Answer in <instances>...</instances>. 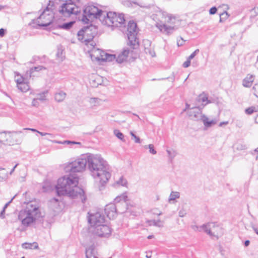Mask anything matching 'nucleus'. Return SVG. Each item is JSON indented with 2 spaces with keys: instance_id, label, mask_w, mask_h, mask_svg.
Listing matches in <instances>:
<instances>
[{
  "instance_id": "25",
  "label": "nucleus",
  "mask_w": 258,
  "mask_h": 258,
  "mask_svg": "<svg viewBox=\"0 0 258 258\" xmlns=\"http://www.w3.org/2000/svg\"><path fill=\"white\" fill-rule=\"evenodd\" d=\"M66 94L63 91H59L55 94V100L59 102L62 101L66 98Z\"/></svg>"
},
{
  "instance_id": "34",
  "label": "nucleus",
  "mask_w": 258,
  "mask_h": 258,
  "mask_svg": "<svg viewBox=\"0 0 258 258\" xmlns=\"http://www.w3.org/2000/svg\"><path fill=\"white\" fill-rule=\"evenodd\" d=\"M180 197V194L177 191H172L169 198V201H174Z\"/></svg>"
},
{
  "instance_id": "10",
  "label": "nucleus",
  "mask_w": 258,
  "mask_h": 258,
  "mask_svg": "<svg viewBox=\"0 0 258 258\" xmlns=\"http://www.w3.org/2000/svg\"><path fill=\"white\" fill-rule=\"evenodd\" d=\"M104 211L107 217L109 219H111L116 217L117 213H120L119 212L120 210H119V204L110 203L106 205Z\"/></svg>"
},
{
  "instance_id": "57",
  "label": "nucleus",
  "mask_w": 258,
  "mask_h": 258,
  "mask_svg": "<svg viewBox=\"0 0 258 258\" xmlns=\"http://www.w3.org/2000/svg\"><path fill=\"white\" fill-rule=\"evenodd\" d=\"M5 210L3 209L2 212L0 213V218H4V214H5Z\"/></svg>"
},
{
  "instance_id": "64",
  "label": "nucleus",
  "mask_w": 258,
  "mask_h": 258,
  "mask_svg": "<svg viewBox=\"0 0 258 258\" xmlns=\"http://www.w3.org/2000/svg\"><path fill=\"white\" fill-rule=\"evenodd\" d=\"M252 228L253 229V230L254 231V232H255V233L258 235V229L257 228H256L255 227H254V226H252Z\"/></svg>"
},
{
  "instance_id": "9",
  "label": "nucleus",
  "mask_w": 258,
  "mask_h": 258,
  "mask_svg": "<svg viewBox=\"0 0 258 258\" xmlns=\"http://www.w3.org/2000/svg\"><path fill=\"white\" fill-rule=\"evenodd\" d=\"M53 20H52V21H49V31L51 29H53V27L54 28L69 30L73 27L75 23V21L61 23L59 22L58 20H57L56 22H55L56 17L53 16Z\"/></svg>"
},
{
  "instance_id": "28",
  "label": "nucleus",
  "mask_w": 258,
  "mask_h": 258,
  "mask_svg": "<svg viewBox=\"0 0 258 258\" xmlns=\"http://www.w3.org/2000/svg\"><path fill=\"white\" fill-rule=\"evenodd\" d=\"M8 134L7 132H0V144L7 145Z\"/></svg>"
},
{
  "instance_id": "52",
  "label": "nucleus",
  "mask_w": 258,
  "mask_h": 258,
  "mask_svg": "<svg viewBox=\"0 0 258 258\" xmlns=\"http://www.w3.org/2000/svg\"><path fill=\"white\" fill-rule=\"evenodd\" d=\"M145 51L146 53H149L152 57L155 56V52L154 51L151 50L150 49H145Z\"/></svg>"
},
{
  "instance_id": "16",
  "label": "nucleus",
  "mask_w": 258,
  "mask_h": 258,
  "mask_svg": "<svg viewBox=\"0 0 258 258\" xmlns=\"http://www.w3.org/2000/svg\"><path fill=\"white\" fill-rule=\"evenodd\" d=\"M74 4L73 0L66 1L60 6V9L58 10L59 13L64 16L66 13L69 12V9L74 6Z\"/></svg>"
},
{
  "instance_id": "41",
  "label": "nucleus",
  "mask_w": 258,
  "mask_h": 258,
  "mask_svg": "<svg viewBox=\"0 0 258 258\" xmlns=\"http://www.w3.org/2000/svg\"><path fill=\"white\" fill-rule=\"evenodd\" d=\"M228 16L229 15L226 12L220 14V22H223L228 18Z\"/></svg>"
},
{
  "instance_id": "31",
  "label": "nucleus",
  "mask_w": 258,
  "mask_h": 258,
  "mask_svg": "<svg viewBox=\"0 0 258 258\" xmlns=\"http://www.w3.org/2000/svg\"><path fill=\"white\" fill-rule=\"evenodd\" d=\"M105 58H102L103 61H112L115 59L116 55L115 54H111L109 53H105Z\"/></svg>"
},
{
  "instance_id": "58",
  "label": "nucleus",
  "mask_w": 258,
  "mask_h": 258,
  "mask_svg": "<svg viewBox=\"0 0 258 258\" xmlns=\"http://www.w3.org/2000/svg\"><path fill=\"white\" fill-rule=\"evenodd\" d=\"M180 38H181V39L182 40H183V39H182V38L181 37ZM183 43H184V42H183V41H182V42H180V41H179V40H177V45H178V46H180L183 45Z\"/></svg>"
},
{
  "instance_id": "45",
  "label": "nucleus",
  "mask_w": 258,
  "mask_h": 258,
  "mask_svg": "<svg viewBox=\"0 0 258 258\" xmlns=\"http://www.w3.org/2000/svg\"><path fill=\"white\" fill-rule=\"evenodd\" d=\"M47 92V91L46 92H44L40 94H39V96L37 97V100H41V101H43V100H46V97L45 96V94H46Z\"/></svg>"
},
{
  "instance_id": "33",
  "label": "nucleus",
  "mask_w": 258,
  "mask_h": 258,
  "mask_svg": "<svg viewBox=\"0 0 258 258\" xmlns=\"http://www.w3.org/2000/svg\"><path fill=\"white\" fill-rule=\"evenodd\" d=\"M128 4V6H132L133 4H135L136 5L140 6L141 8H146V9H150V5H143L142 4H139L137 2L135 1H128L127 2Z\"/></svg>"
},
{
  "instance_id": "15",
  "label": "nucleus",
  "mask_w": 258,
  "mask_h": 258,
  "mask_svg": "<svg viewBox=\"0 0 258 258\" xmlns=\"http://www.w3.org/2000/svg\"><path fill=\"white\" fill-rule=\"evenodd\" d=\"M46 11H48V4L46 6L44 11L42 12L41 15L36 19L32 20L29 25L36 28H37L38 27H47L48 26V23H44L41 22V19L43 17V13Z\"/></svg>"
},
{
  "instance_id": "24",
  "label": "nucleus",
  "mask_w": 258,
  "mask_h": 258,
  "mask_svg": "<svg viewBox=\"0 0 258 258\" xmlns=\"http://www.w3.org/2000/svg\"><path fill=\"white\" fill-rule=\"evenodd\" d=\"M94 250L93 246H91L88 249H86V258H98L94 254Z\"/></svg>"
},
{
  "instance_id": "13",
  "label": "nucleus",
  "mask_w": 258,
  "mask_h": 258,
  "mask_svg": "<svg viewBox=\"0 0 258 258\" xmlns=\"http://www.w3.org/2000/svg\"><path fill=\"white\" fill-rule=\"evenodd\" d=\"M187 111V114L190 118L193 120L199 121L203 120V116L202 110L199 107H195Z\"/></svg>"
},
{
  "instance_id": "60",
  "label": "nucleus",
  "mask_w": 258,
  "mask_h": 258,
  "mask_svg": "<svg viewBox=\"0 0 258 258\" xmlns=\"http://www.w3.org/2000/svg\"><path fill=\"white\" fill-rule=\"evenodd\" d=\"M250 244V241L249 240H246L244 241V244L245 246H248Z\"/></svg>"
},
{
  "instance_id": "43",
  "label": "nucleus",
  "mask_w": 258,
  "mask_h": 258,
  "mask_svg": "<svg viewBox=\"0 0 258 258\" xmlns=\"http://www.w3.org/2000/svg\"><path fill=\"white\" fill-rule=\"evenodd\" d=\"M255 107H250L246 108L245 110V112L247 114H251L255 111Z\"/></svg>"
},
{
  "instance_id": "37",
  "label": "nucleus",
  "mask_w": 258,
  "mask_h": 258,
  "mask_svg": "<svg viewBox=\"0 0 258 258\" xmlns=\"http://www.w3.org/2000/svg\"><path fill=\"white\" fill-rule=\"evenodd\" d=\"M101 101V99L96 97H92L89 99V103L93 106H96Z\"/></svg>"
},
{
  "instance_id": "44",
  "label": "nucleus",
  "mask_w": 258,
  "mask_h": 258,
  "mask_svg": "<svg viewBox=\"0 0 258 258\" xmlns=\"http://www.w3.org/2000/svg\"><path fill=\"white\" fill-rule=\"evenodd\" d=\"M253 94L258 98V84H255L252 87Z\"/></svg>"
},
{
  "instance_id": "20",
  "label": "nucleus",
  "mask_w": 258,
  "mask_h": 258,
  "mask_svg": "<svg viewBox=\"0 0 258 258\" xmlns=\"http://www.w3.org/2000/svg\"><path fill=\"white\" fill-rule=\"evenodd\" d=\"M254 80V76L248 75L242 81V85L245 87H250Z\"/></svg>"
},
{
  "instance_id": "54",
  "label": "nucleus",
  "mask_w": 258,
  "mask_h": 258,
  "mask_svg": "<svg viewBox=\"0 0 258 258\" xmlns=\"http://www.w3.org/2000/svg\"><path fill=\"white\" fill-rule=\"evenodd\" d=\"M199 99L201 100L203 102L208 101V98L206 96H199Z\"/></svg>"
},
{
  "instance_id": "35",
  "label": "nucleus",
  "mask_w": 258,
  "mask_h": 258,
  "mask_svg": "<svg viewBox=\"0 0 258 258\" xmlns=\"http://www.w3.org/2000/svg\"><path fill=\"white\" fill-rule=\"evenodd\" d=\"M56 143H58L59 144H67L68 145H81V143L80 142H75V141H72L69 140H66L63 142H56Z\"/></svg>"
},
{
  "instance_id": "56",
  "label": "nucleus",
  "mask_w": 258,
  "mask_h": 258,
  "mask_svg": "<svg viewBox=\"0 0 258 258\" xmlns=\"http://www.w3.org/2000/svg\"><path fill=\"white\" fill-rule=\"evenodd\" d=\"M134 140H135V142L136 143H141V140H140V138L138 137V136H136L134 138Z\"/></svg>"
},
{
  "instance_id": "18",
  "label": "nucleus",
  "mask_w": 258,
  "mask_h": 258,
  "mask_svg": "<svg viewBox=\"0 0 258 258\" xmlns=\"http://www.w3.org/2000/svg\"><path fill=\"white\" fill-rule=\"evenodd\" d=\"M158 28L161 31L166 32L167 35L172 33L173 31L177 29L175 27L168 26L166 24L160 25Z\"/></svg>"
},
{
  "instance_id": "63",
  "label": "nucleus",
  "mask_w": 258,
  "mask_h": 258,
  "mask_svg": "<svg viewBox=\"0 0 258 258\" xmlns=\"http://www.w3.org/2000/svg\"><path fill=\"white\" fill-rule=\"evenodd\" d=\"M18 164H16L14 167L11 170V171H10V174H12V173H13V172L14 171L15 168H16V167L17 166Z\"/></svg>"
},
{
  "instance_id": "4",
  "label": "nucleus",
  "mask_w": 258,
  "mask_h": 258,
  "mask_svg": "<svg viewBox=\"0 0 258 258\" xmlns=\"http://www.w3.org/2000/svg\"><path fill=\"white\" fill-rule=\"evenodd\" d=\"M104 12V11L99 9L96 6L89 5L84 9L82 18H80V17L79 16L78 19L84 24H88L90 19H98L101 21Z\"/></svg>"
},
{
  "instance_id": "3",
  "label": "nucleus",
  "mask_w": 258,
  "mask_h": 258,
  "mask_svg": "<svg viewBox=\"0 0 258 258\" xmlns=\"http://www.w3.org/2000/svg\"><path fill=\"white\" fill-rule=\"evenodd\" d=\"M24 204H26V207L25 209L20 211L18 219L23 225L28 227L34 223L36 219L40 216L39 204L35 199H26Z\"/></svg>"
},
{
  "instance_id": "22",
  "label": "nucleus",
  "mask_w": 258,
  "mask_h": 258,
  "mask_svg": "<svg viewBox=\"0 0 258 258\" xmlns=\"http://www.w3.org/2000/svg\"><path fill=\"white\" fill-rule=\"evenodd\" d=\"M115 19V22L116 23V26L115 27H120L122 25L124 24L125 20L124 19V16L123 14H119L117 15V14L116 13Z\"/></svg>"
},
{
  "instance_id": "40",
  "label": "nucleus",
  "mask_w": 258,
  "mask_h": 258,
  "mask_svg": "<svg viewBox=\"0 0 258 258\" xmlns=\"http://www.w3.org/2000/svg\"><path fill=\"white\" fill-rule=\"evenodd\" d=\"M148 147L149 149V152L151 154L155 155L157 153V152L154 149V147L153 144H150L148 146H145L144 147L145 149H147Z\"/></svg>"
},
{
  "instance_id": "42",
  "label": "nucleus",
  "mask_w": 258,
  "mask_h": 258,
  "mask_svg": "<svg viewBox=\"0 0 258 258\" xmlns=\"http://www.w3.org/2000/svg\"><path fill=\"white\" fill-rule=\"evenodd\" d=\"M166 151L168 153V157L171 160H172L176 155V153L175 151H171L169 150H167Z\"/></svg>"
},
{
  "instance_id": "61",
  "label": "nucleus",
  "mask_w": 258,
  "mask_h": 258,
  "mask_svg": "<svg viewBox=\"0 0 258 258\" xmlns=\"http://www.w3.org/2000/svg\"><path fill=\"white\" fill-rule=\"evenodd\" d=\"M24 130H30L32 132H37L38 133V131L36 130V129H34V128H24Z\"/></svg>"
},
{
  "instance_id": "29",
  "label": "nucleus",
  "mask_w": 258,
  "mask_h": 258,
  "mask_svg": "<svg viewBox=\"0 0 258 258\" xmlns=\"http://www.w3.org/2000/svg\"><path fill=\"white\" fill-rule=\"evenodd\" d=\"M147 222L149 223V225H154L156 227H161L163 226L162 224V221L160 220H148L147 221Z\"/></svg>"
},
{
  "instance_id": "51",
  "label": "nucleus",
  "mask_w": 258,
  "mask_h": 258,
  "mask_svg": "<svg viewBox=\"0 0 258 258\" xmlns=\"http://www.w3.org/2000/svg\"><path fill=\"white\" fill-rule=\"evenodd\" d=\"M190 60L187 58V60L182 64L183 67L185 68H188L190 64Z\"/></svg>"
},
{
  "instance_id": "23",
  "label": "nucleus",
  "mask_w": 258,
  "mask_h": 258,
  "mask_svg": "<svg viewBox=\"0 0 258 258\" xmlns=\"http://www.w3.org/2000/svg\"><path fill=\"white\" fill-rule=\"evenodd\" d=\"M63 49L61 45L57 46V51L56 54V56L59 60L62 61L65 56L63 53Z\"/></svg>"
},
{
  "instance_id": "11",
  "label": "nucleus",
  "mask_w": 258,
  "mask_h": 258,
  "mask_svg": "<svg viewBox=\"0 0 258 258\" xmlns=\"http://www.w3.org/2000/svg\"><path fill=\"white\" fill-rule=\"evenodd\" d=\"M105 222L104 216L100 212H96L94 214L90 215L88 217V222L92 226H96L98 225L103 224Z\"/></svg>"
},
{
  "instance_id": "55",
  "label": "nucleus",
  "mask_w": 258,
  "mask_h": 258,
  "mask_svg": "<svg viewBox=\"0 0 258 258\" xmlns=\"http://www.w3.org/2000/svg\"><path fill=\"white\" fill-rule=\"evenodd\" d=\"M5 32H6L5 29H4L3 28L0 29V36L3 37L5 34Z\"/></svg>"
},
{
  "instance_id": "30",
  "label": "nucleus",
  "mask_w": 258,
  "mask_h": 258,
  "mask_svg": "<svg viewBox=\"0 0 258 258\" xmlns=\"http://www.w3.org/2000/svg\"><path fill=\"white\" fill-rule=\"evenodd\" d=\"M18 88L21 91L26 92L28 91L30 89V87L28 84L26 82H25L21 85H19L17 86Z\"/></svg>"
},
{
  "instance_id": "62",
  "label": "nucleus",
  "mask_w": 258,
  "mask_h": 258,
  "mask_svg": "<svg viewBox=\"0 0 258 258\" xmlns=\"http://www.w3.org/2000/svg\"><path fill=\"white\" fill-rule=\"evenodd\" d=\"M190 105L188 103H186L185 104V108L183 110V111H185L186 110L188 109L189 108Z\"/></svg>"
},
{
  "instance_id": "49",
  "label": "nucleus",
  "mask_w": 258,
  "mask_h": 258,
  "mask_svg": "<svg viewBox=\"0 0 258 258\" xmlns=\"http://www.w3.org/2000/svg\"><path fill=\"white\" fill-rule=\"evenodd\" d=\"M217 9L216 7H212L209 10V14L210 15H214L216 13Z\"/></svg>"
},
{
  "instance_id": "17",
  "label": "nucleus",
  "mask_w": 258,
  "mask_h": 258,
  "mask_svg": "<svg viewBox=\"0 0 258 258\" xmlns=\"http://www.w3.org/2000/svg\"><path fill=\"white\" fill-rule=\"evenodd\" d=\"M130 49L128 48H124L123 51L116 57L115 60L119 63L123 62L125 60L130 53Z\"/></svg>"
},
{
  "instance_id": "1",
  "label": "nucleus",
  "mask_w": 258,
  "mask_h": 258,
  "mask_svg": "<svg viewBox=\"0 0 258 258\" xmlns=\"http://www.w3.org/2000/svg\"><path fill=\"white\" fill-rule=\"evenodd\" d=\"M92 176L99 179V190H102L105 184L111 177L109 171V165L100 155L88 154L84 158H78L74 161L69 162L64 165L66 172L76 173L85 170L87 164Z\"/></svg>"
},
{
  "instance_id": "19",
  "label": "nucleus",
  "mask_w": 258,
  "mask_h": 258,
  "mask_svg": "<svg viewBox=\"0 0 258 258\" xmlns=\"http://www.w3.org/2000/svg\"><path fill=\"white\" fill-rule=\"evenodd\" d=\"M80 13L81 11L79 8L77 7L76 5L74 4V6L69 9V12L66 13L63 16L68 17H70L73 14L78 16Z\"/></svg>"
},
{
  "instance_id": "50",
  "label": "nucleus",
  "mask_w": 258,
  "mask_h": 258,
  "mask_svg": "<svg viewBox=\"0 0 258 258\" xmlns=\"http://www.w3.org/2000/svg\"><path fill=\"white\" fill-rule=\"evenodd\" d=\"M186 214V211L183 209H181L178 212L179 216L180 217H183Z\"/></svg>"
},
{
  "instance_id": "8",
  "label": "nucleus",
  "mask_w": 258,
  "mask_h": 258,
  "mask_svg": "<svg viewBox=\"0 0 258 258\" xmlns=\"http://www.w3.org/2000/svg\"><path fill=\"white\" fill-rule=\"evenodd\" d=\"M115 18V12H106V11H104L101 22L103 25H106L108 27H115L116 26Z\"/></svg>"
},
{
  "instance_id": "21",
  "label": "nucleus",
  "mask_w": 258,
  "mask_h": 258,
  "mask_svg": "<svg viewBox=\"0 0 258 258\" xmlns=\"http://www.w3.org/2000/svg\"><path fill=\"white\" fill-rule=\"evenodd\" d=\"M202 121L206 127H210L217 123V120L215 119L209 120L208 118L205 115L203 116Z\"/></svg>"
},
{
  "instance_id": "27",
  "label": "nucleus",
  "mask_w": 258,
  "mask_h": 258,
  "mask_svg": "<svg viewBox=\"0 0 258 258\" xmlns=\"http://www.w3.org/2000/svg\"><path fill=\"white\" fill-rule=\"evenodd\" d=\"M43 69H45L43 67L41 66H39L38 67H35L34 68H31L29 71H27L26 73V75L27 76H29V77H31L32 74L35 72H39V71H41Z\"/></svg>"
},
{
  "instance_id": "46",
  "label": "nucleus",
  "mask_w": 258,
  "mask_h": 258,
  "mask_svg": "<svg viewBox=\"0 0 258 258\" xmlns=\"http://www.w3.org/2000/svg\"><path fill=\"white\" fill-rule=\"evenodd\" d=\"M199 49H197L188 57L187 58H188L190 60L193 59L195 57V56L199 52Z\"/></svg>"
},
{
  "instance_id": "38",
  "label": "nucleus",
  "mask_w": 258,
  "mask_h": 258,
  "mask_svg": "<svg viewBox=\"0 0 258 258\" xmlns=\"http://www.w3.org/2000/svg\"><path fill=\"white\" fill-rule=\"evenodd\" d=\"M116 184L123 186H126L127 184V181L123 176H121L120 177L119 179L116 181Z\"/></svg>"
},
{
  "instance_id": "36",
  "label": "nucleus",
  "mask_w": 258,
  "mask_h": 258,
  "mask_svg": "<svg viewBox=\"0 0 258 258\" xmlns=\"http://www.w3.org/2000/svg\"><path fill=\"white\" fill-rule=\"evenodd\" d=\"M210 225V223H208L207 224H204L201 226V227L208 234L211 236H212L214 235V234L212 233L211 230L208 228Z\"/></svg>"
},
{
  "instance_id": "39",
  "label": "nucleus",
  "mask_w": 258,
  "mask_h": 258,
  "mask_svg": "<svg viewBox=\"0 0 258 258\" xmlns=\"http://www.w3.org/2000/svg\"><path fill=\"white\" fill-rule=\"evenodd\" d=\"M114 134L116 136L117 138L120 139L121 141L124 140V135L118 130H115L114 131Z\"/></svg>"
},
{
  "instance_id": "59",
  "label": "nucleus",
  "mask_w": 258,
  "mask_h": 258,
  "mask_svg": "<svg viewBox=\"0 0 258 258\" xmlns=\"http://www.w3.org/2000/svg\"><path fill=\"white\" fill-rule=\"evenodd\" d=\"M228 123V121H223V122H221L220 123H219V126H222L223 125H226Z\"/></svg>"
},
{
  "instance_id": "14",
  "label": "nucleus",
  "mask_w": 258,
  "mask_h": 258,
  "mask_svg": "<svg viewBox=\"0 0 258 258\" xmlns=\"http://www.w3.org/2000/svg\"><path fill=\"white\" fill-rule=\"evenodd\" d=\"M128 197L127 196L126 192H125L123 193L122 194L120 195V196H118L116 197V198L114 200L115 202L117 204L120 205H123L124 206V208L123 209L121 210L119 212L120 213H123L126 212V211L127 209V204L126 203V202L128 201Z\"/></svg>"
},
{
  "instance_id": "12",
  "label": "nucleus",
  "mask_w": 258,
  "mask_h": 258,
  "mask_svg": "<svg viewBox=\"0 0 258 258\" xmlns=\"http://www.w3.org/2000/svg\"><path fill=\"white\" fill-rule=\"evenodd\" d=\"M22 131L8 132V138L7 141V145H14L19 144L22 142V138L18 134H21Z\"/></svg>"
},
{
  "instance_id": "2",
  "label": "nucleus",
  "mask_w": 258,
  "mask_h": 258,
  "mask_svg": "<svg viewBox=\"0 0 258 258\" xmlns=\"http://www.w3.org/2000/svg\"><path fill=\"white\" fill-rule=\"evenodd\" d=\"M78 184V178L76 176L72 175L71 174L59 178L55 186L58 198H53L49 200L50 204L54 203H62L66 205V198L74 199L78 197L81 199L82 202L85 203L87 199L85 192L82 188L77 186Z\"/></svg>"
},
{
  "instance_id": "26",
  "label": "nucleus",
  "mask_w": 258,
  "mask_h": 258,
  "mask_svg": "<svg viewBox=\"0 0 258 258\" xmlns=\"http://www.w3.org/2000/svg\"><path fill=\"white\" fill-rule=\"evenodd\" d=\"M22 247L25 249H37L38 245L37 242L33 243H25L22 244Z\"/></svg>"
},
{
  "instance_id": "47",
  "label": "nucleus",
  "mask_w": 258,
  "mask_h": 258,
  "mask_svg": "<svg viewBox=\"0 0 258 258\" xmlns=\"http://www.w3.org/2000/svg\"><path fill=\"white\" fill-rule=\"evenodd\" d=\"M48 190V183L45 182L42 186V191L43 192H47Z\"/></svg>"
},
{
  "instance_id": "7",
  "label": "nucleus",
  "mask_w": 258,
  "mask_h": 258,
  "mask_svg": "<svg viewBox=\"0 0 258 258\" xmlns=\"http://www.w3.org/2000/svg\"><path fill=\"white\" fill-rule=\"evenodd\" d=\"M89 232L94 235L98 237H107L110 235L111 228L104 223L98 225L96 226H92L90 228Z\"/></svg>"
},
{
  "instance_id": "53",
  "label": "nucleus",
  "mask_w": 258,
  "mask_h": 258,
  "mask_svg": "<svg viewBox=\"0 0 258 258\" xmlns=\"http://www.w3.org/2000/svg\"><path fill=\"white\" fill-rule=\"evenodd\" d=\"M16 195H15L14 197H13V198L11 200V201H10L9 202H8L7 204H5V205L4 206L3 209H4V210H6V209L8 207V206L10 205V204L12 202V201L15 199V198L16 197Z\"/></svg>"
},
{
  "instance_id": "6",
  "label": "nucleus",
  "mask_w": 258,
  "mask_h": 258,
  "mask_svg": "<svg viewBox=\"0 0 258 258\" xmlns=\"http://www.w3.org/2000/svg\"><path fill=\"white\" fill-rule=\"evenodd\" d=\"M137 25L133 21H130L127 27V45L132 49H137L139 47V41L137 37Z\"/></svg>"
},
{
  "instance_id": "32",
  "label": "nucleus",
  "mask_w": 258,
  "mask_h": 258,
  "mask_svg": "<svg viewBox=\"0 0 258 258\" xmlns=\"http://www.w3.org/2000/svg\"><path fill=\"white\" fill-rule=\"evenodd\" d=\"M8 177V174L5 168H0V179L6 180Z\"/></svg>"
},
{
  "instance_id": "5",
  "label": "nucleus",
  "mask_w": 258,
  "mask_h": 258,
  "mask_svg": "<svg viewBox=\"0 0 258 258\" xmlns=\"http://www.w3.org/2000/svg\"><path fill=\"white\" fill-rule=\"evenodd\" d=\"M97 31V27L93 24L84 26L77 33L78 40L87 45L93 39Z\"/></svg>"
},
{
  "instance_id": "48",
  "label": "nucleus",
  "mask_w": 258,
  "mask_h": 258,
  "mask_svg": "<svg viewBox=\"0 0 258 258\" xmlns=\"http://www.w3.org/2000/svg\"><path fill=\"white\" fill-rule=\"evenodd\" d=\"M16 82H17V86H18L19 85H21V84H23L25 82V78H23L22 77H21V78H18L16 80Z\"/></svg>"
}]
</instances>
